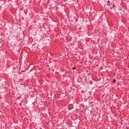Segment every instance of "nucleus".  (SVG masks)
<instances>
[{
    "mask_svg": "<svg viewBox=\"0 0 129 129\" xmlns=\"http://www.w3.org/2000/svg\"><path fill=\"white\" fill-rule=\"evenodd\" d=\"M113 82H114V83H115V82H116V80L115 79H113Z\"/></svg>",
    "mask_w": 129,
    "mask_h": 129,
    "instance_id": "obj_3",
    "label": "nucleus"
},
{
    "mask_svg": "<svg viewBox=\"0 0 129 129\" xmlns=\"http://www.w3.org/2000/svg\"><path fill=\"white\" fill-rule=\"evenodd\" d=\"M73 108H74V107L73 106V104H70L69 105V107H68V109L69 110H71V109H73Z\"/></svg>",
    "mask_w": 129,
    "mask_h": 129,
    "instance_id": "obj_1",
    "label": "nucleus"
},
{
    "mask_svg": "<svg viewBox=\"0 0 129 129\" xmlns=\"http://www.w3.org/2000/svg\"><path fill=\"white\" fill-rule=\"evenodd\" d=\"M107 6H110V2L109 1L107 2Z\"/></svg>",
    "mask_w": 129,
    "mask_h": 129,
    "instance_id": "obj_2",
    "label": "nucleus"
}]
</instances>
